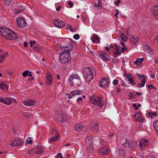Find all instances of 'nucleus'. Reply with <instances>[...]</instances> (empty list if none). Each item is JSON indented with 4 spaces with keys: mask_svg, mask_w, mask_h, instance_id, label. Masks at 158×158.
I'll return each mask as SVG.
<instances>
[{
    "mask_svg": "<svg viewBox=\"0 0 158 158\" xmlns=\"http://www.w3.org/2000/svg\"><path fill=\"white\" fill-rule=\"evenodd\" d=\"M153 125L155 129L157 134H158V120L154 121L153 123Z\"/></svg>",
    "mask_w": 158,
    "mask_h": 158,
    "instance_id": "31",
    "label": "nucleus"
},
{
    "mask_svg": "<svg viewBox=\"0 0 158 158\" xmlns=\"http://www.w3.org/2000/svg\"><path fill=\"white\" fill-rule=\"evenodd\" d=\"M0 102L8 105H10L12 102L11 99L9 98H0Z\"/></svg>",
    "mask_w": 158,
    "mask_h": 158,
    "instance_id": "16",
    "label": "nucleus"
},
{
    "mask_svg": "<svg viewBox=\"0 0 158 158\" xmlns=\"http://www.w3.org/2000/svg\"><path fill=\"white\" fill-rule=\"evenodd\" d=\"M154 41L158 45V35L155 39Z\"/></svg>",
    "mask_w": 158,
    "mask_h": 158,
    "instance_id": "57",
    "label": "nucleus"
},
{
    "mask_svg": "<svg viewBox=\"0 0 158 158\" xmlns=\"http://www.w3.org/2000/svg\"><path fill=\"white\" fill-rule=\"evenodd\" d=\"M121 39L124 41H126L127 40V38L124 34H121L120 35Z\"/></svg>",
    "mask_w": 158,
    "mask_h": 158,
    "instance_id": "35",
    "label": "nucleus"
},
{
    "mask_svg": "<svg viewBox=\"0 0 158 158\" xmlns=\"http://www.w3.org/2000/svg\"><path fill=\"white\" fill-rule=\"evenodd\" d=\"M67 28L70 29V30L72 31H73L75 30L74 29H72L71 26L69 24H67Z\"/></svg>",
    "mask_w": 158,
    "mask_h": 158,
    "instance_id": "47",
    "label": "nucleus"
},
{
    "mask_svg": "<svg viewBox=\"0 0 158 158\" xmlns=\"http://www.w3.org/2000/svg\"><path fill=\"white\" fill-rule=\"evenodd\" d=\"M34 48L35 50H37L38 51H40L41 50L40 47L39 45L36 46Z\"/></svg>",
    "mask_w": 158,
    "mask_h": 158,
    "instance_id": "44",
    "label": "nucleus"
},
{
    "mask_svg": "<svg viewBox=\"0 0 158 158\" xmlns=\"http://www.w3.org/2000/svg\"><path fill=\"white\" fill-rule=\"evenodd\" d=\"M115 46L116 47V48H115V49L116 50V52H114V53L117 54L116 56H115V57L117 56L118 55H120L121 53L120 52V46H118L116 44H115Z\"/></svg>",
    "mask_w": 158,
    "mask_h": 158,
    "instance_id": "28",
    "label": "nucleus"
},
{
    "mask_svg": "<svg viewBox=\"0 0 158 158\" xmlns=\"http://www.w3.org/2000/svg\"><path fill=\"white\" fill-rule=\"evenodd\" d=\"M7 52L4 53L2 55H0V63H2L6 55H7Z\"/></svg>",
    "mask_w": 158,
    "mask_h": 158,
    "instance_id": "32",
    "label": "nucleus"
},
{
    "mask_svg": "<svg viewBox=\"0 0 158 158\" xmlns=\"http://www.w3.org/2000/svg\"><path fill=\"white\" fill-rule=\"evenodd\" d=\"M107 80V79L105 78L102 80L100 84L101 86L104 87H108L109 81Z\"/></svg>",
    "mask_w": 158,
    "mask_h": 158,
    "instance_id": "23",
    "label": "nucleus"
},
{
    "mask_svg": "<svg viewBox=\"0 0 158 158\" xmlns=\"http://www.w3.org/2000/svg\"><path fill=\"white\" fill-rule=\"evenodd\" d=\"M100 55L102 58L106 61L110 60V56L105 52L102 51L100 52Z\"/></svg>",
    "mask_w": 158,
    "mask_h": 158,
    "instance_id": "14",
    "label": "nucleus"
},
{
    "mask_svg": "<svg viewBox=\"0 0 158 158\" xmlns=\"http://www.w3.org/2000/svg\"><path fill=\"white\" fill-rule=\"evenodd\" d=\"M149 53L151 54V55H152L153 54V51L152 50H149Z\"/></svg>",
    "mask_w": 158,
    "mask_h": 158,
    "instance_id": "59",
    "label": "nucleus"
},
{
    "mask_svg": "<svg viewBox=\"0 0 158 158\" xmlns=\"http://www.w3.org/2000/svg\"><path fill=\"white\" fill-rule=\"evenodd\" d=\"M17 25L20 28H24L26 27L27 23L25 20L22 17H19L16 19Z\"/></svg>",
    "mask_w": 158,
    "mask_h": 158,
    "instance_id": "7",
    "label": "nucleus"
},
{
    "mask_svg": "<svg viewBox=\"0 0 158 158\" xmlns=\"http://www.w3.org/2000/svg\"><path fill=\"white\" fill-rule=\"evenodd\" d=\"M80 37V35L78 34H76L73 35V38L76 40H78Z\"/></svg>",
    "mask_w": 158,
    "mask_h": 158,
    "instance_id": "45",
    "label": "nucleus"
},
{
    "mask_svg": "<svg viewBox=\"0 0 158 158\" xmlns=\"http://www.w3.org/2000/svg\"><path fill=\"white\" fill-rule=\"evenodd\" d=\"M53 22L55 26L58 28H62L65 25L64 22L62 20H60L59 19H53Z\"/></svg>",
    "mask_w": 158,
    "mask_h": 158,
    "instance_id": "9",
    "label": "nucleus"
},
{
    "mask_svg": "<svg viewBox=\"0 0 158 158\" xmlns=\"http://www.w3.org/2000/svg\"><path fill=\"white\" fill-rule=\"evenodd\" d=\"M115 11L116 12V13L114 15L115 17H116L117 18H118V15L119 14V10L118 9L115 10Z\"/></svg>",
    "mask_w": 158,
    "mask_h": 158,
    "instance_id": "49",
    "label": "nucleus"
},
{
    "mask_svg": "<svg viewBox=\"0 0 158 158\" xmlns=\"http://www.w3.org/2000/svg\"><path fill=\"white\" fill-rule=\"evenodd\" d=\"M144 60V58H138L137 59L136 61L133 62L134 64L135 65H136L137 66H139L142 64V63Z\"/></svg>",
    "mask_w": 158,
    "mask_h": 158,
    "instance_id": "24",
    "label": "nucleus"
},
{
    "mask_svg": "<svg viewBox=\"0 0 158 158\" xmlns=\"http://www.w3.org/2000/svg\"><path fill=\"white\" fill-rule=\"evenodd\" d=\"M59 137V134L56 133V136L53 137L51 138L49 141V142L50 143H53L55 141H57Z\"/></svg>",
    "mask_w": 158,
    "mask_h": 158,
    "instance_id": "27",
    "label": "nucleus"
},
{
    "mask_svg": "<svg viewBox=\"0 0 158 158\" xmlns=\"http://www.w3.org/2000/svg\"><path fill=\"white\" fill-rule=\"evenodd\" d=\"M102 3L101 2H98V7H101V5H102Z\"/></svg>",
    "mask_w": 158,
    "mask_h": 158,
    "instance_id": "58",
    "label": "nucleus"
},
{
    "mask_svg": "<svg viewBox=\"0 0 158 158\" xmlns=\"http://www.w3.org/2000/svg\"><path fill=\"white\" fill-rule=\"evenodd\" d=\"M57 78L58 80H59L60 78V76L59 74H57L56 75Z\"/></svg>",
    "mask_w": 158,
    "mask_h": 158,
    "instance_id": "63",
    "label": "nucleus"
},
{
    "mask_svg": "<svg viewBox=\"0 0 158 158\" xmlns=\"http://www.w3.org/2000/svg\"><path fill=\"white\" fill-rule=\"evenodd\" d=\"M130 77H131L132 75L131 74H130V75L127 74V77L128 79V80L130 82L131 84L134 85L135 84V83L134 82L133 79H132V78H130Z\"/></svg>",
    "mask_w": 158,
    "mask_h": 158,
    "instance_id": "29",
    "label": "nucleus"
},
{
    "mask_svg": "<svg viewBox=\"0 0 158 158\" xmlns=\"http://www.w3.org/2000/svg\"><path fill=\"white\" fill-rule=\"evenodd\" d=\"M94 69H90L89 67H86L84 68L82 70L83 74L86 81L89 82L91 80L94 78L93 72H94Z\"/></svg>",
    "mask_w": 158,
    "mask_h": 158,
    "instance_id": "2",
    "label": "nucleus"
},
{
    "mask_svg": "<svg viewBox=\"0 0 158 158\" xmlns=\"http://www.w3.org/2000/svg\"><path fill=\"white\" fill-rule=\"evenodd\" d=\"M90 102L92 104L102 107L104 105V101L102 98L93 96L90 97Z\"/></svg>",
    "mask_w": 158,
    "mask_h": 158,
    "instance_id": "3",
    "label": "nucleus"
},
{
    "mask_svg": "<svg viewBox=\"0 0 158 158\" xmlns=\"http://www.w3.org/2000/svg\"><path fill=\"white\" fill-rule=\"evenodd\" d=\"M23 11V9H18L16 8L14 10V13L16 14H18L21 12Z\"/></svg>",
    "mask_w": 158,
    "mask_h": 158,
    "instance_id": "38",
    "label": "nucleus"
},
{
    "mask_svg": "<svg viewBox=\"0 0 158 158\" xmlns=\"http://www.w3.org/2000/svg\"><path fill=\"white\" fill-rule=\"evenodd\" d=\"M148 87L149 89V90H150L152 89H154L155 90L156 89V88L155 87L153 86L152 84H151L150 85H148Z\"/></svg>",
    "mask_w": 158,
    "mask_h": 158,
    "instance_id": "42",
    "label": "nucleus"
},
{
    "mask_svg": "<svg viewBox=\"0 0 158 158\" xmlns=\"http://www.w3.org/2000/svg\"><path fill=\"white\" fill-rule=\"evenodd\" d=\"M83 128V125L81 123L77 124L75 126V129L77 131H81Z\"/></svg>",
    "mask_w": 158,
    "mask_h": 158,
    "instance_id": "25",
    "label": "nucleus"
},
{
    "mask_svg": "<svg viewBox=\"0 0 158 158\" xmlns=\"http://www.w3.org/2000/svg\"><path fill=\"white\" fill-rule=\"evenodd\" d=\"M56 118L60 122L63 123L66 120V117L63 113L60 112L57 115Z\"/></svg>",
    "mask_w": 158,
    "mask_h": 158,
    "instance_id": "13",
    "label": "nucleus"
},
{
    "mask_svg": "<svg viewBox=\"0 0 158 158\" xmlns=\"http://www.w3.org/2000/svg\"><path fill=\"white\" fill-rule=\"evenodd\" d=\"M82 92L79 90H75L71 93L68 96V98L70 99L72 96L76 94H82Z\"/></svg>",
    "mask_w": 158,
    "mask_h": 158,
    "instance_id": "22",
    "label": "nucleus"
},
{
    "mask_svg": "<svg viewBox=\"0 0 158 158\" xmlns=\"http://www.w3.org/2000/svg\"><path fill=\"white\" fill-rule=\"evenodd\" d=\"M136 94L139 95H141L142 94V93L137 92L136 93Z\"/></svg>",
    "mask_w": 158,
    "mask_h": 158,
    "instance_id": "62",
    "label": "nucleus"
},
{
    "mask_svg": "<svg viewBox=\"0 0 158 158\" xmlns=\"http://www.w3.org/2000/svg\"><path fill=\"white\" fill-rule=\"evenodd\" d=\"M148 158H155V157L153 156H150Z\"/></svg>",
    "mask_w": 158,
    "mask_h": 158,
    "instance_id": "64",
    "label": "nucleus"
},
{
    "mask_svg": "<svg viewBox=\"0 0 158 158\" xmlns=\"http://www.w3.org/2000/svg\"><path fill=\"white\" fill-rule=\"evenodd\" d=\"M23 144L22 142L18 138H16L10 143L11 146H17L21 145Z\"/></svg>",
    "mask_w": 158,
    "mask_h": 158,
    "instance_id": "15",
    "label": "nucleus"
},
{
    "mask_svg": "<svg viewBox=\"0 0 158 158\" xmlns=\"http://www.w3.org/2000/svg\"><path fill=\"white\" fill-rule=\"evenodd\" d=\"M100 143V144H102V145H105L106 144V142L103 139H101Z\"/></svg>",
    "mask_w": 158,
    "mask_h": 158,
    "instance_id": "46",
    "label": "nucleus"
},
{
    "mask_svg": "<svg viewBox=\"0 0 158 158\" xmlns=\"http://www.w3.org/2000/svg\"><path fill=\"white\" fill-rule=\"evenodd\" d=\"M110 151V149L109 147L107 146H105L103 147H101L99 149V152L101 155L102 154L104 155H108Z\"/></svg>",
    "mask_w": 158,
    "mask_h": 158,
    "instance_id": "8",
    "label": "nucleus"
},
{
    "mask_svg": "<svg viewBox=\"0 0 158 158\" xmlns=\"http://www.w3.org/2000/svg\"><path fill=\"white\" fill-rule=\"evenodd\" d=\"M122 52H123L125 50H127L128 49V48L125 47L124 48H121Z\"/></svg>",
    "mask_w": 158,
    "mask_h": 158,
    "instance_id": "55",
    "label": "nucleus"
},
{
    "mask_svg": "<svg viewBox=\"0 0 158 158\" xmlns=\"http://www.w3.org/2000/svg\"><path fill=\"white\" fill-rule=\"evenodd\" d=\"M82 98L81 97L79 98L77 100V102L78 103H80L81 102H82Z\"/></svg>",
    "mask_w": 158,
    "mask_h": 158,
    "instance_id": "52",
    "label": "nucleus"
},
{
    "mask_svg": "<svg viewBox=\"0 0 158 158\" xmlns=\"http://www.w3.org/2000/svg\"><path fill=\"white\" fill-rule=\"evenodd\" d=\"M120 2V0H118L115 2V5L117 6H118Z\"/></svg>",
    "mask_w": 158,
    "mask_h": 158,
    "instance_id": "53",
    "label": "nucleus"
},
{
    "mask_svg": "<svg viewBox=\"0 0 158 158\" xmlns=\"http://www.w3.org/2000/svg\"><path fill=\"white\" fill-rule=\"evenodd\" d=\"M89 126L90 129L94 131H98L99 130V125L97 123L91 122L89 123Z\"/></svg>",
    "mask_w": 158,
    "mask_h": 158,
    "instance_id": "12",
    "label": "nucleus"
},
{
    "mask_svg": "<svg viewBox=\"0 0 158 158\" xmlns=\"http://www.w3.org/2000/svg\"><path fill=\"white\" fill-rule=\"evenodd\" d=\"M157 115V114L156 112H153L152 113L151 112H150L148 113V115L151 118H153V115L154 116H156Z\"/></svg>",
    "mask_w": 158,
    "mask_h": 158,
    "instance_id": "39",
    "label": "nucleus"
},
{
    "mask_svg": "<svg viewBox=\"0 0 158 158\" xmlns=\"http://www.w3.org/2000/svg\"><path fill=\"white\" fill-rule=\"evenodd\" d=\"M59 59L61 62L65 63L71 60L70 56L68 54L61 53L60 54Z\"/></svg>",
    "mask_w": 158,
    "mask_h": 158,
    "instance_id": "6",
    "label": "nucleus"
},
{
    "mask_svg": "<svg viewBox=\"0 0 158 158\" xmlns=\"http://www.w3.org/2000/svg\"><path fill=\"white\" fill-rule=\"evenodd\" d=\"M129 94H130L129 95V96H130L129 99H133L135 98V97L133 95H131V94H133V93H130Z\"/></svg>",
    "mask_w": 158,
    "mask_h": 158,
    "instance_id": "50",
    "label": "nucleus"
},
{
    "mask_svg": "<svg viewBox=\"0 0 158 158\" xmlns=\"http://www.w3.org/2000/svg\"><path fill=\"white\" fill-rule=\"evenodd\" d=\"M61 8H62V6H61L59 5L58 6V7H57L56 8V10L57 11H58L60 10V9Z\"/></svg>",
    "mask_w": 158,
    "mask_h": 158,
    "instance_id": "54",
    "label": "nucleus"
},
{
    "mask_svg": "<svg viewBox=\"0 0 158 158\" xmlns=\"http://www.w3.org/2000/svg\"><path fill=\"white\" fill-rule=\"evenodd\" d=\"M11 0H5L4 4L6 5H9L11 3Z\"/></svg>",
    "mask_w": 158,
    "mask_h": 158,
    "instance_id": "41",
    "label": "nucleus"
},
{
    "mask_svg": "<svg viewBox=\"0 0 158 158\" xmlns=\"http://www.w3.org/2000/svg\"><path fill=\"white\" fill-rule=\"evenodd\" d=\"M68 4L69 5L70 8H71L73 6V2H72L71 1H69L68 2Z\"/></svg>",
    "mask_w": 158,
    "mask_h": 158,
    "instance_id": "48",
    "label": "nucleus"
},
{
    "mask_svg": "<svg viewBox=\"0 0 158 158\" xmlns=\"http://www.w3.org/2000/svg\"><path fill=\"white\" fill-rule=\"evenodd\" d=\"M35 101L32 100H26L23 102L24 105L27 106H33L35 105Z\"/></svg>",
    "mask_w": 158,
    "mask_h": 158,
    "instance_id": "19",
    "label": "nucleus"
},
{
    "mask_svg": "<svg viewBox=\"0 0 158 158\" xmlns=\"http://www.w3.org/2000/svg\"><path fill=\"white\" fill-rule=\"evenodd\" d=\"M53 78L49 72H48L46 75L45 83L47 85H51L52 82Z\"/></svg>",
    "mask_w": 158,
    "mask_h": 158,
    "instance_id": "11",
    "label": "nucleus"
},
{
    "mask_svg": "<svg viewBox=\"0 0 158 158\" xmlns=\"http://www.w3.org/2000/svg\"><path fill=\"white\" fill-rule=\"evenodd\" d=\"M118 151L119 155H123L124 153L123 149L122 148H119L118 150Z\"/></svg>",
    "mask_w": 158,
    "mask_h": 158,
    "instance_id": "36",
    "label": "nucleus"
},
{
    "mask_svg": "<svg viewBox=\"0 0 158 158\" xmlns=\"http://www.w3.org/2000/svg\"><path fill=\"white\" fill-rule=\"evenodd\" d=\"M6 88H7V86L5 84L0 83V88L4 89Z\"/></svg>",
    "mask_w": 158,
    "mask_h": 158,
    "instance_id": "40",
    "label": "nucleus"
},
{
    "mask_svg": "<svg viewBox=\"0 0 158 158\" xmlns=\"http://www.w3.org/2000/svg\"><path fill=\"white\" fill-rule=\"evenodd\" d=\"M118 83V81L117 80H114L113 82V84L114 85H117Z\"/></svg>",
    "mask_w": 158,
    "mask_h": 158,
    "instance_id": "51",
    "label": "nucleus"
},
{
    "mask_svg": "<svg viewBox=\"0 0 158 158\" xmlns=\"http://www.w3.org/2000/svg\"><path fill=\"white\" fill-rule=\"evenodd\" d=\"M138 76L141 78H144H144H143V80L142 81V83L137 85V86L138 87H143L144 86L145 84V83L146 82V77H145L144 75H141V74L139 75Z\"/></svg>",
    "mask_w": 158,
    "mask_h": 158,
    "instance_id": "21",
    "label": "nucleus"
},
{
    "mask_svg": "<svg viewBox=\"0 0 158 158\" xmlns=\"http://www.w3.org/2000/svg\"><path fill=\"white\" fill-rule=\"evenodd\" d=\"M0 34L7 39L14 40L17 38L16 33L7 27L0 28Z\"/></svg>",
    "mask_w": 158,
    "mask_h": 158,
    "instance_id": "1",
    "label": "nucleus"
},
{
    "mask_svg": "<svg viewBox=\"0 0 158 158\" xmlns=\"http://www.w3.org/2000/svg\"><path fill=\"white\" fill-rule=\"evenodd\" d=\"M31 139V138L30 137H28L26 139V142L25 144L26 145L27 143H29L30 144H32V141Z\"/></svg>",
    "mask_w": 158,
    "mask_h": 158,
    "instance_id": "37",
    "label": "nucleus"
},
{
    "mask_svg": "<svg viewBox=\"0 0 158 158\" xmlns=\"http://www.w3.org/2000/svg\"><path fill=\"white\" fill-rule=\"evenodd\" d=\"M131 142L128 139H126V141L125 143H123V145H124L126 147L129 148L130 146Z\"/></svg>",
    "mask_w": 158,
    "mask_h": 158,
    "instance_id": "33",
    "label": "nucleus"
},
{
    "mask_svg": "<svg viewBox=\"0 0 158 158\" xmlns=\"http://www.w3.org/2000/svg\"><path fill=\"white\" fill-rule=\"evenodd\" d=\"M36 149L37 150L35 151V153L37 154L41 153L44 150V148L42 147L36 148Z\"/></svg>",
    "mask_w": 158,
    "mask_h": 158,
    "instance_id": "30",
    "label": "nucleus"
},
{
    "mask_svg": "<svg viewBox=\"0 0 158 158\" xmlns=\"http://www.w3.org/2000/svg\"><path fill=\"white\" fill-rule=\"evenodd\" d=\"M129 40L131 43L136 44L139 42V39L137 36L132 35L130 37Z\"/></svg>",
    "mask_w": 158,
    "mask_h": 158,
    "instance_id": "18",
    "label": "nucleus"
},
{
    "mask_svg": "<svg viewBox=\"0 0 158 158\" xmlns=\"http://www.w3.org/2000/svg\"><path fill=\"white\" fill-rule=\"evenodd\" d=\"M69 81L72 86L74 85H79L81 82L79 77L78 76L76 75H71L69 77Z\"/></svg>",
    "mask_w": 158,
    "mask_h": 158,
    "instance_id": "4",
    "label": "nucleus"
},
{
    "mask_svg": "<svg viewBox=\"0 0 158 158\" xmlns=\"http://www.w3.org/2000/svg\"><path fill=\"white\" fill-rule=\"evenodd\" d=\"M56 158H63V157L61 155V153H58L57 156Z\"/></svg>",
    "mask_w": 158,
    "mask_h": 158,
    "instance_id": "56",
    "label": "nucleus"
},
{
    "mask_svg": "<svg viewBox=\"0 0 158 158\" xmlns=\"http://www.w3.org/2000/svg\"><path fill=\"white\" fill-rule=\"evenodd\" d=\"M94 138L93 137L88 136L86 138L85 141L86 146L87 147L88 150L90 152H92L93 151V147L92 143L94 142Z\"/></svg>",
    "mask_w": 158,
    "mask_h": 158,
    "instance_id": "5",
    "label": "nucleus"
},
{
    "mask_svg": "<svg viewBox=\"0 0 158 158\" xmlns=\"http://www.w3.org/2000/svg\"><path fill=\"white\" fill-rule=\"evenodd\" d=\"M73 47V46L72 44H70L68 46L64 47V51L62 53H65L68 54L70 55L69 52L72 50Z\"/></svg>",
    "mask_w": 158,
    "mask_h": 158,
    "instance_id": "20",
    "label": "nucleus"
},
{
    "mask_svg": "<svg viewBox=\"0 0 158 158\" xmlns=\"http://www.w3.org/2000/svg\"><path fill=\"white\" fill-rule=\"evenodd\" d=\"M152 14L156 19H158V5H155L152 9Z\"/></svg>",
    "mask_w": 158,
    "mask_h": 158,
    "instance_id": "17",
    "label": "nucleus"
},
{
    "mask_svg": "<svg viewBox=\"0 0 158 158\" xmlns=\"http://www.w3.org/2000/svg\"><path fill=\"white\" fill-rule=\"evenodd\" d=\"M28 71L27 70H26V71H24L22 73V75L23 77H26L28 75Z\"/></svg>",
    "mask_w": 158,
    "mask_h": 158,
    "instance_id": "43",
    "label": "nucleus"
},
{
    "mask_svg": "<svg viewBox=\"0 0 158 158\" xmlns=\"http://www.w3.org/2000/svg\"><path fill=\"white\" fill-rule=\"evenodd\" d=\"M27 42H24V47H27Z\"/></svg>",
    "mask_w": 158,
    "mask_h": 158,
    "instance_id": "60",
    "label": "nucleus"
},
{
    "mask_svg": "<svg viewBox=\"0 0 158 158\" xmlns=\"http://www.w3.org/2000/svg\"><path fill=\"white\" fill-rule=\"evenodd\" d=\"M136 145V143L135 142L133 141H131L129 147L131 149H133L135 147Z\"/></svg>",
    "mask_w": 158,
    "mask_h": 158,
    "instance_id": "34",
    "label": "nucleus"
},
{
    "mask_svg": "<svg viewBox=\"0 0 158 158\" xmlns=\"http://www.w3.org/2000/svg\"><path fill=\"white\" fill-rule=\"evenodd\" d=\"M32 152L31 150H29L28 151V153L29 154H32Z\"/></svg>",
    "mask_w": 158,
    "mask_h": 158,
    "instance_id": "61",
    "label": "nucleus"
},
{
    "mask_svg": "<svg viewBox=\"0 0 158 158\" xmlns=\"http://www.w3.org/2000/svg\"><path fill=\"white\" fill-rule=\"evenodd\" d=\"M149 141L147 139H142L139 142V145L140 146V148L141 149H145V147L148 145Z\"/></svg>",
    "mask_w": 158,
    "mask_h": 158,
    "instance_id": "10",
    "label": "nucleus"
},
{
    "mask_svg": "<svg viewBox=\"0 0 158 158\" xmlns=\"http://www.w3.org/2000/svg\"><path fill=\"white\" fill-rule=\"evenodd\" d=\"M92 40L93 43H98L100 42V40L98 37L95 34H94L92 37Z\"/></svg>",
    "mask_w": 158,
    "mask_h": 158,
    "instance_id": "26",
    "label": "nucleus"
}]
</instances>
